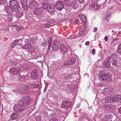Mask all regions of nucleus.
<instances>
[{
	"mask_svg": "<svg viewBox=\"0 0 121 121\" xmlns=\"http://www.w3.org/2000/svg\"><path fill=\"white\" fill-rule=\"evenodd\" d=\"M52 38H51L48 40V49H50L51 46V48L52 50L54 51H56L58 50L60 47V51L62 54H65L67 51L68 50L67 48L63 44H61L60 45L59 42L57 40H54L52 42L53 43L52 44Z\"/></svg>",
	"mask_w": 121,
	"mask_h": 121,
	"instance_id": "1",
	"label": "nucleus"
},
{
	"mask_svg": "<svg viewBox=\"0 0 121 121\" xmlns=\"http://www.w3.org/2000/svg\"><path fill=\"white\" fill-rule=\"evenodd\" d=\"M33 13L35 15L38 16L40 19L41 20L43 19L44 12L42 7L36 8L34 10Z\"/></svg>",
	"mask_w": 121,
	"mask_h": 121,
	"instance_id": "2",
	"label": "nucleus"
},
{
	"mask_svg": "<svg viewBox=\"0 0 121 121\" xmlns=\"http://www.w3.org/2000/svg\"><path fill=\"white\" fill-rule=\"evenodd\" d=\"M76 61V59L75 58L73 57H70L64 62L63 65L64 66L72 65L74 64Z\"/></svg>",
	"mask_w": 121,
	"mask_h": 121,
	"instance_id": "3",
	"label": "nucleus"
},
{
	"mask_svg": "<svg viewBox=\"0 0 121 121\" xmlns=\"http://www.w3.org/2000/svg\"><path fill=\"white\" fill-rule=\"evenodd\" d=\"M29 96H26L22 97L20 101V104H22V105L26 106L29 104L30 100L29 99Z\"/></svg>",
	"mask_w": 121,
	"mask_h": 121,
	"instance_id": "4",
	"label": "nucleus"
},
{
	"mask_svg": "<svg viewBox=\"0 0 121 121\" xmlns=\"http://www.w3.org/2000/svg\"><path fill=\"white\" fill-rule=\"evenodd\" d=\"M24 108L21 104H15L13 107V110L15 112H20L24 110Z\"/></svg>",
	"mask_w": 121,
	"mask_h": 121,
	"instance_id": "5",
	"label": "nucleus"
},
{
	"mask_svg": "<svg viewBox=\"0 0 121 121\" xmlns=\"http://www.w3.org/2000/svg\"><path fill=\"white\" fill-rule=\"evenodd\" d=\"M39 3L35 0H31L29 4V7L31 9H33L34 8L39 6Z\"/></svg>",
	"mask_w": 121,
	"mask_h": 121,
	"instance_id": "6",
	"label": "nucleus"
},
{
	"mask_svg": "<svg viewBox=\"0 0 121 121\" xmlns=\"http://www.w3.org/2000/svg\"><path fill=\"white\" fill-rule=\"evenodd\" d=\"M55 5L56 9L57 10H61L64 7V4L62 1H59L57 2L55 4Z\"/></svg>",
	"mask_w": 121,
	"mask_h": 121,
	"instance_id": "7",
	"label": "nucleus"
},
{
	"mask_svg": "<svg viewBox=\"0 0 121 121\" xmlns=\"http://www.w3.org/2000/svg\"><path fill=\"white\" fill-rule=\"evenodd\" d=\"M9 6L16 9L19 6V5L16 0H11L9 2Z\"/></svg>",
	"mask_w": 121,
	"mask_h": 121,
	"instance_id": "8",
	"label": "nucleus"
},
{
	"mask_svg": "<svg viewBox=\"0 0 121 121\" xmlns=\"http://www.w3.org/2000/svg\"><path fill=\"white\" fill-rule=\"evenodd\" d=\"M71 103L70 102L63 101L61 104V107L65 109H67L70 106Z\"/></svg>",
	"mask_w": 121,
	"mask_h": 121,
	"instance_id": "9",
	"label": "nucleus"
},
{
	"mask_svg": "<svg viewBox=\"0 0 121 121\" xmlns=\"http://www.w3.org/2000/svg\"><path fill=\"white\" fill-rule=\"evenodd\" d=\"M20 70L19 69L15 67H12L9 70L10 73L12 75H16L20 72Z\"/></svg>",
	"mask_w": 121,
	"mask_h": 121,
	"instance_id": "10",
	"label": "nucleus"
},
{
	"mask_svg": "<svg viewBox=\"0 0 121 121\" xmlns=\"http://www.w3.org/2000/svg\"><path fill=\"white\" fill-rule=\"evenodd\" d=\"M14 9L13 8L8 5H6L5 8V10L7 13V14L8 15L12 14L14 11Z\"/></svg>",
	"mask_w": 121,
	"mask_h": 121,
	"instance_id": "11",
	"label": "nucleus"
},
{
	"mask_svg": "<svg viewBox=\"0 0 121 121\" xmlns=\"http://www.w3.org/2000/svg\"><path fill=\"white\" fill-rule=\"evenodd\" d=\"M30 76L33 79H37L38 77V72L36 69H34L30 73Z\"/></svg>",
	"mask_w": 121,
	"mask_h": 121,
	"instance_id": "12",
	"label": "nucleus"
},
{
	"mask_svg": "<svg viewBox=\"0 0 121 121\" xmlns=\"http://www.w3.org/2000/svg\"><path fill=\"white\" fill-rule=\"evenodd\" d=\"M101 5L98 3H92L89 6V8L91 9H94L95 10H97L101 7Z\"/></svg>",
	"mask_w": 121,
	"mask_h": 121,
	"instance_id": "13",
	"label": "nucleus"
},
{
	"mask_svg": "<svg viewBox=\"0 0 121 121\" xmlns=\"http://www.w3.org/2000/svg\"><path fill=\"white\" fill-rule=\"evenodd\" d=\"M55 10L54 5L52 3L50 4L49 6L47 8V10L50 13H52L54 12Z\"/></svg>",
	"mask_w": 121,
	"mask_h": 121,
	"instance_id": "14",
	"label": "nucleus"
},
{
	"mask_svg": "<svg viewBox=\"0 0 121 121\" xmlns=\"http://www.w3.org/2000/svg\"><path fill=\"white\" fill-rule=\"evenodd\" d=\"M101 78L104 81H109V76L107 74L104 73L103 72L101 74Z\"/></svg>",
	"mask_w": 121,
	"mask_h": 121,
	"instance_id": "15",
	"label": "nucleus"
},
{
	"mask_svg": "<svg viewBox=\"0 0 121 121\" xmlns=\"http://www.w3.org/2000/svg\"><path fill=\"white\" fill-rule=\"evenodd\" d=\"M114 100V96L112 95L107 97L105 101L106 103H108L113 102Z\"/></svg>",
	"mask_w": 121,
	"mask_h": 121,
	"instance_id": "16",
	"label": "nucleus"
},
{
	"mask_svg": "<svg viewBox=\"0 0 121 121\" xmlns=\"http://www.w3.org/2000/svg\"><path fill=\"white\" fill-rule=\"evenodd\" d=\"M112 117V116L111 114H108L107 115L104 116L103 118V119L105 121H111V118Z\"/></svg>",
	"mask_w": 121,
	"mask_h": 121,
	"instance_id": "17",
	"label": "nucleus"
},
{
	"mask_svg": "<svg viewBox=\"0 0 121 121\" xmlns=\"http://www.w3.org/2000/svg\"><path fill=\"white\" fill-rule=\"evenodd\" d=\"M19 116L18 113L15 112L12 113L10 116L12 120H14L17 119Z\"/></svg>",
	"mask_w": 121,
	"mask_h": 121,
	"instance_id": "18",
	"label": "nucleus"
},
{
	"mask_svg": "<svg viewBox=\"0 0 121 121\" xmlns=\"http://www.w3.org/2000/svg\"><path fill=\"white\" fill-rule=\"evenodd\" d=\"M104 65L106 68H110L111 67L110 61L108 60H105L104 63Z\"/></svg>",
	"mask_w": 121,
	"mask_h": 121,
	"instance_id": "19",
	"label": "nucleus"
},
{
	"mask_svg": "<svg viewBox=\"0 0 121 121\" xmlns=\"http://www.w3.org/2000/svg\"><path fill=\"white\" fill-rule=\"evenodd\" d=\"M79 17L83 22L85 23L86 21V18L84 14H80L79 15Z\"/></svg>",
	"mask_w": 121,
	"mask_h": 121,
	"instance_id": "20",
	"label": "nucleus"
},
{
	"mask_svg": "<svg viewBox=\"0 0 121 121\" xmlns=\"http://www.w3.org/2000/svg\"><path fill=\"white\" fill-rule=\"evenodd\" d=\"M112 105L110 104H105L102 107L103 108L104 110L107 111L111 109Z\"/></svg>",
	"mask_w": 121,
	"mask_h": 121,
	"instance_id": "21",
	"label": "nucleus"
},
{
	"mask_svg": "<svg viewBox=\"0 0 121 121\" xmlns=\"http://www.w3.org/2000/svg\"><path fill=\"white\" fill-rule=\"evenodd\" d=\"M42 6L44 9H46L48 6V2L47 0H44L42 4Z\"/></svg>",
	"mask_w": 121,
	"mask_h": 121,
	"instance_id": "22",
	"label": "nucleus"
},
{
	"mask_svg": "<svg viewBox=\"0 0 121 121\" xmlns=\"http://www.w3.org/2000/svg\"><path fill=\"white\" fill-rule=\"evenodd\" d=\"M112 65L114 67H117L118 65V62L116 59H113L111 61Z\"/></svg>",
	"mask_w": 121,
	"mask_h": 121,
	"instance_id": "23",
	"label": "nucleus"
},
{
	"mask_svg": "<svg viewBox=\"0 0 121 121\" xmlns=\"http://www.w3.org/2000/svg\"><path fill=\"white\" fill-rule=\"evenodd\" d=\"M108 88H104L102 90L101 92V94H103L104 95H108Z\"/></svg>",
	"mask_w": 121,
	"mask_h": 121,
	"instance_id": "24",
	"label": "nucleus"
},
{
	"mask_svg": "<svg viewBox=\"0 0 121 121\" xmlns=\"http://www.w3.org/2000/svg\"><path fill=\"white\" fill-rule=\"evenodd\" d=\"M117 53L121 55V43L118 45L117 48Z\"/></svg>",
	"mask_w": 121,
	"mask_h": 121,
	"instance_id": "25",
	"label": "nucleus"
},
{
	"mask_svg": "<svg viewBox=\"0 0 121 121\" xmlns=\"http://www.w3.org/2000/svg\"><path fill=\"white\" fill-rule=\"evenodd\" d=\"M115 101L117 100H120L121 99V95H118L114 96Z\"/></svg>",
	"mask_w": 121,
	"mask_h": 121,
	"instance_id": "26",
	"label": "nucleus"
},
{
	"mask_svg": "<svg viewBox=\"0 0 121 121\" xmlns=\"http://www.w3.org/2000/svg\"><path fill=\"white\" fill-rule=\"evenodd\" d=\"M117 56L114 53L112 54L109 56V58L110 60L116 59Z\"/></svg>",
	"mask_w": 121,
	"mask_h": 121,
	"instance_id": "27",
	"label": "nucleus"
},
{
	"mask_svg": "<svg viewBox=\"0 0 121 121\" xmlns=\"http://www.w3.org/2000/svg\"><path fill=\"white\" fill-rule=\"evenodd\" d=\"M23 14L22 12L18 11L16 13V17L18 18H21L23 15Z\"/></svg>",
	"mask_w": 121,
	"mask_h": 121,
	"instance_id": "28",
	"label": "nucleus"
},
{
	"mask_svg": "<svg viewBox=\"0 0 121 121\" xmlns=\"http://www.w3.org/2000/svg\"><path fill=\"white\" fill-rule=\"evenodd\" d=\"M25 4H21L23 8L26 10H27L28 9V7L27 5V3Z\"/></svg>",
	"mask_w": 121,
	"mask_h": 121,
	"instance_id": "29",
	"label": "nucleus"
},
{
	"mask_svg": "<svg viewBox=\"0 0 121 121\" xmlns=\"http://www.w3.org/2000/svg\"><path fill=\"white\" fill-rule=\"evenodd\" d=\"M108 94H111L114 92L113 89L112 88H108Z\"/></svg>",
	"mask_w": 121,
	"mask_h": 121,
	"instance_id": "30",
	"label": "nucleus"
},
{
	"mask_svg": "<svg viewBox=\"0 0 121 121\" xmlns=\"http://www.w3.org/2000/svg\"><path fill=\"white\" fill-rule=\"evenodd\" d=\"M116 1L114 0H106L105 2L106 3H108L110 4L112 3H113L115 2Z\"/></svg>",
	"mask_w": 121,
	"mask_h": 121,
	"instance_id": "31",
	"label": "nucleus"
},
{
	"mask_svg": "<svg viewBox=\"0 0 121 121\" xmlns=\"http://www.w3.org/2000/svg\"><path fill=\"white\" fill-rule=\"evenodd\" d=\"M33 40L32 41V43L35 44L36 43V42L38 40V38L36 36H34L32 38Z\"/></svg>",
	"mask_w": 121,
	"mask_h": 121,
	"instance_id": "32",
	"label": "nucleus"
},
{
	"mask_svg": "<svg viewBox=\"0 0 121 121\" xmlns=\"http://www.w3.org/2000/svg\"><path fill=\"white\" fill-rule=\"evenodd\" d=\"M35 118L36 120L37 121H40L42 120L41 116L39 115L36 116Z\"/></svg>",
	"mask_w": 121,
	"mask_h": 121,
	"instance_id": "33",
	"label": "nucleus"
},
{
	"mask_svg": "<svg viewBox=\"0 0 121 121\" xmlns=\"http://www.w3.org/2000/svg\"><path fill=\"white\" fill-rule=\"evenodd\" d=\"M53 22V20L51 19H48L46 21L47 23L49 24L52 23Z\"/></svg>",
	"mask_w": 121,
	"mask_h": 121,
	"instance_id": "34",
	"label": "nucleus"
},
{
	"mask_svg": "<svg viewBox=\"0 0 121 121\" xmlns=\"http://www.w3.org/2000/svg\"><path fill=\"white\" fill-rule=\"evenodd\" d=\"M30 87L32 88H36L37 86L36 85L35 83H32L30 84Z\"/></svg>",
	"mask_w": 121,
	"mask_h": 121,
	"instance_id": "35",
	"label": "nucleus"
},
{
	"mask_svg": "<svg viewBox=\"0 0 121 121\" xmlns=\"http://www.w3.org/2000/svg\"><path fill=\"white\" fill-rule=\"evenodd\" d=\"M12 18L13 17L12 16H9L7 17V19L8 21L9 22H11L12 20Z\"/></svg>",
	"mask_w": 121,
	"mask_h": 121,
	"instance_id": "36",
	"label": "nucleus"
},
{
	"mask_svg": "<svg viewBox=\"0 0 121 121\" xmlns=\"http://www.w3.org/2000/svg\"><path fill=\"white\" fill-rule=\"evenodd\" d=\"M110 13H109L107 15V16L106 17V18H107V20L108 21H109V20L110 18Z\"/></svg>",
	"mask_w": 121,
	"mask_h": 121,
	"instance_id": "37",
	"label": "nucleus"
},
{
	"mask_svg": "<svg viewBox=\"0 0 121 121\" xmlns=\"http://www.w3.org/2000/svg\"><path fill=\"white\" fill-rule=\"evenodd\" d=\"M20 3L21 4H25L27 3V0H20Z\"/></svg>",
	"mask_w": 121,
	"mask_h": 121,
	"instance_id": "38",
	"label": "nucleus"
},
{
	"mask_svg": "<svg viewBox=\"0 0 121 121\" xmlns=\"http://www.w3.org/2000/svg\"><path fill=\"white\" fill-rule=\"evenodd\" d=\"M19 40L18 39H16L14 40L13 42V43H14V45H15L17 44L18 43H19Z\"/></svg>",
	"mask_w": 121,
	"mask_h": 121,
	"instance_id": "39",
	"label": "nucleus"
},
{
	"mask_svg": "<svg viewBox=\"0 0 121 121\" xmlns=\"http://www.w3.org/2000/svg\"><path fill=\"white\" fill-rule=\"evenodd\" d=\"M49 121H58L57 119L55 118H52Z\"/></svg>",
	"mask_w": 121,
	"mask_h": 121,
	"instance_id": "40",
	"label": "nucleus"
},
{
	"mask_svg": "<svg viewBox=\"0 0 121 121\" xmlns=\"http://www.w3.org/2000/svg\"><path fill=\"white\" fill-rule=\"evenodd\" d=\"M51 25L49 24H47L45 25V26L46 27L48 28L50 26H51Z\"/></svg>",
	"mask_w": 121,
	"mask_h": 121,
	"instance_id": "41",
	"label": "nucleus"
},
{
	"mask_svg": "<svg viewBox=\"0 0 121 121\" xmlns=\"http://www.w3.org/2000/svg\"><path fill=\"white\" fill-rule=\"evenodd\" d=\"M41 45L42 46H45L46 45H47V43H46L45 42H42L41 43Z\"/></svg>",
	"mask_w": 121,
	"mask_h": 121,
	"instance_id": "42",
	"label": "nucleus"
},
{
	"mask_svg": "<svg viewBox=\"0 0 121 121\" xmlns=\"http://www.w3.org/2000/svg\"><path fill=\"white\" fill-rule=\"evenodd\" d=\"M92 53L93 55H94L95 54V50L94 49H93L92 50Z\"/></svg>",
	"mask_w": 121,
	"mask_h": 121,
	"instance_id": "43",
	"label": "nucleus"
},
{
	"mask_svg": "<svg viewBox=\"0 0 121 121\" xmlns=\"http://www.w3.org/2000/svg\"><path fill=\"white\" fill-rule=\"evenodd\" d=\"M73 4L72 5L74 9H76L77 7V4H76L75 5H73Z\"/></svg>",
	"mask_w": 121,
	"mask_h": 121,
	"instance_id": "44",
	"label": "nucleus"
},
{
	"mask_svg": "<svg viewBox=\"0 0 121 121\" xmlns=\"http://www.w3.org/2000/svg\"><path fill=\"white\" fill-rule=\"evenodd\" d=\"M98 28L97 27H95L93 29V31L95 32L97 31V30Z\"/></svg>",
	"mask_w": 121,
	"mask_h": 121,
	"instance_id": "45",
	"label": "nucleus"
},
{
	"mask_svg": "<svg viewBox=\"0 0 121 121\" xmlns=\"http://www.w3.org/2000/svg\"><path fill=\"white\" fill-rule=\"evenodd\" d=\"M23 28V27H19L18 28L17 27L16 28L17 29V30L18 31L19 30H20L22 29Z\"/></svg>",
	"mask_w": 121,
	"mask_h": 121,
	"instance_id": "46",
	"label": "nucleus"
},
{
	"mask_svg": "<svg viewBox=\"0 0 121 121\" xmlns=\"http://www.w3.org/2000/svg\"><path fill=\"white\" fill-rule=\"evenodd\" d=\"M4 0H0V4H4Z\"/></svg>",
	"mask_w": 121,
	"mask_h": 121,
	"instance_id": "47",
	"label": "nucleus"
},
{
	"mask_svg": "<svg viewBox=\"0 0 121 121\" xmlns=\"http://www.w3.org/2000/svg\"><path fill=\"white\" fill-rule=\"evenodd\" d=\"M90 43V42L89 41H87L85 43V44L86 46L88 45Z\"/></svg>",
	"mask_w": 121,
	"mask_h": 121,
	"instance_id": "48",
	"label": "nucleus"
},
{
	"mask_svg": "<svg viewBox=\"0 0 121 121\" xmlns=\"http://www.w3.org/2000/svg\"><path fill=\"white\" fill-rule=\"evenodd\" d=\"M79 22V21L78 19H76L75 21L74 22V23H75L76 24H77Z\"/></svg>",
	"mask_w": 121,
	"mask_h": 121,
	"instance_id": "49",
	"label": "nucleus"
},
{
	"mask_svg": "<svg viewBox=\"0 0 121 121\" xmlns=\"http://www.w3.org/2000/svg\"><path fill=\"white\" fill-rule=\"evenodd\" d=\"M108 37L107 36H105L104 38V39L105 41H107Z\"/></svg>",
	"mask_w": 121,
	"mask_h": 121,
	"instance_id": "50",
	"label": "nucleus"
},
{
	"mask_svg": "<svg viewBox=\"0 0 121 121\" xmlns=\"http://www.w3.org/2000/svg\"><path fill=\"white\" fill-rule=\"evenodd\" d=\"M118 111L119 113H121V107L118 109Z\"/></svg>",
	"mask_w": 121,
	"mask_h": 121,
	"instance_id": "51",
	"label": "nucleus"
},
{
	"mask_svg": "<svg viewBox=\"0 0 121 121\" xmlns=\"http://www.w3.org/2000/svg\"><path fill=\"white\" fill-rule=\"evenodd\" d=\"M14 43H13V42H12V44L11 45V47H13V46H15L16 45H14Z\"/></svg>",
	"mask_w": 121,
	"mask_h": 121,
	"instance_id": "52",
	"label": "nucleus"
},
{
	"mask_svg": "<svg viewBox=\"0 0 121 121\" xmlns=\"http://www.w3.org/2000/svg\"><path fill=\"white\" fill-rule=\"evenodd\" d=\"M79 1L80 3H82L84 1V0H79Z\"/></svg>",
	"mask_w": 121,
	"mask_h": 121,
	"instance_id": "53",
	"label": "nucleus"
},
{
	"mask_svg": "<svg viewBox=\"0 0 121 121\" xmlns=\"http://www.w3.org/2000/svg\"><path fill=\"white\" fill-rule=\"evenodd\" d=\"M63 1H64V2L66 3H67L69 1V0H62Z\"/></svg>",
	"mask_w": 121,
	"mask_h": 121,
	"instance_id": "54",
	"label": "nucleus"
},
{
	"mask_svg": "<svg viewBox=\"0 0 121 121\" xmlns=\"http://www.w3.org/2000/svg\"><path fill=\"white\" fill-rule=\"evenodd\" d=\"M115 121H121V120H120L119 119H117L115 120Z\"/></svg>",
	"mask_w": 121,
	"mask_h": 121,
	"instance_id": "55",
	"label": "nucleus"
},
{
	"mask_svg": "<svg viewBox=\"0 0 121 121\" xmlns=\"http://www.w3.org/2000/svg\"><path fill=\"white\" fill-rule=\"evenodd\" d=\"M119 29H121V28H119ZM118 33L119 34H121V31H120L119 30L118 31Z\"/></svg>",
	"mask_w": 121,
	"mask_h": 121,
	"instance_id": "56",
	"label": "nucleus"
},
{
	"mask_svg": "<svg viewBox=\"0 0 121 121\" xmlns=\"http://www.w3.org/2000/svg\"><path fill=\"white\" fill-rule=\"evenodd\" d=\"M26 77L25 76L23 75V76H22V78H24V79H25V78H26Z\"/></svg>",
	"mask_w": 121,
	"mask_h": 121,
	"instance_id": "57",
	"label": "nucleus"
},
{
	"mask_svg": "<svg viewBox=\"0 0 121 121\" xmlns=\"http://www.w3.org/2000/svg\"><path fill=\"white\" fill-rule=\"evenodd\" d=\"M83 30H82V32H80L79 33L80 34H81V35H82L83 34V33H84L83 32Z\"/></svg>",
	"mask_w": 121,
	"mask_h": 121,
	"instance_id": "58",
	"label": "nucleus"
},
{
	"mask_svg": "<svg viewBox=\"0 0 121 121\" xmlns=\"http://www.w3.org/2000/svg\"><path fill=\"white\" fill-rule=\"evenodd\" d=\"M23 47L24 48H27V47H26V46H25V45H24V46H23Z\"/></svg>",
	"mask_w": 121,
	"mask_h": 121,
	"instance_id": "59",
	"label": "nucleus"
},
{
	"mask_svg": "<svg viewBox=\"0 0 121 121\" xmlns=\"http://www.w3.org/2000/svg\"><path fill=\"white\" fill-rule=\"evenodd\" d=\"M13 26V27H16L17 26L16 25H14Z\"/></svg>",
	"mask_w": 121,
	"mask_h": 121,
	"instance_id": "60",
	"label": "nucleus"
},
{
	"mask_svg": "<svg viewBox=\"0 0 121 121\" xmlns=\"http://www.w3.org/2000/svg\"><path fill=\"white\" fill-rule=\"evenodd\" d=\"M50 116H51L52 117L53 116V114H50Z\"/></svg>",
	"mask_w": 121,
	"mask_h": 121,
	"instance_id": "61",
	"label": "nucleus"
},
{
	"mask_svg": "<svg viewBox=\"0 0 121 121\" xmlns=\"http://www.w3.org/2000/svg\"><path fill=\"white\" fill-rule=\"evenodd\" d=\"M68 88H69L70 89V86H68Z\"/></svg>",
	"mask_w": 121,
	"mask_h": 121,
	"instance_id": "62",
	"label": "nucleus"
},
{
	"mask_svg": "<svg viewBox=\"0 0 121 121\" xmlns=\"http://www.w3.org/2000/svg\"><path fill=\"white\" fill-rule=\"evenodd\" d=\"M26 86V88H28V87L27 86Z\"/></svg>",
	"mask_w": 121,
	"mask_h": 121,
	"instance_id": "63",
	"label": "nucleus"
},
{
	"mask_svg": "<svg viewBox=\"0 0 121 121\" xmlns=\"http://www.w3.org/2000/svg\"><path fill=\"white\" fill-rule=\"evenodd\" d=\"M119 30H120V31H121V29H119Z\"/></svg>",
	"mask_w": 121,
	"mask_h": 121,
	"instance_id": "64",
	"label": "nucleus"
}]
</instances>
